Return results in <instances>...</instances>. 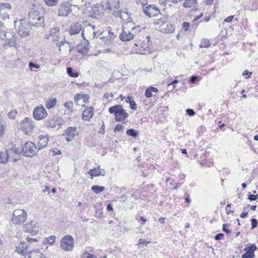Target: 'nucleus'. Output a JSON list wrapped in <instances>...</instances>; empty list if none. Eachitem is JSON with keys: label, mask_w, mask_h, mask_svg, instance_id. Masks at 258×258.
Returning a JSON list of instances; mask_svg holds the SVG:
<instances>
[{"label": "nucleus", "mask_w": 258, "mask_h": 258, "mask_svg": "<svg viewBox=\"0 0 258 258\" xmlns=\"http://www.w3.org/2000/svg\"><path fill=\"white\" fill-rule=\"evenodd\" d=\"M29 23L35 27H43L44 20L43 16L39 15V11L36 6L33 5L31 11L28 13Z\"/></svg>", "instance_id": "1"}, {"label": "nucleus", "mask_w": 258, "mask_h": 258, "mask_svg": "<svg viewBox=\"0 0 258 258\" xmlns=\"http://www.w3.org/2000/svg\"><path fill=\"white\" fill-rule=\"evenodd\" d=\"M154 24L157 26V29L164 33H172L175 30L174 27L167 21L166 18L158 19Z\"/></svg>", "instance_id": "2"}, {"label": "nucleus", "mask_w": 258, "mask_h": 258, "mask_svg": "<svg viewBox=\"0 0 258 258\" xmlns=\"http://www.w3.org/2000/svg\"><path fill=\"white\" fill-rule=\"evenodd\" d=\"M108 111L110 113L114 115L115 119L117 121H122L128 117V114L120 105H116L110 107Z\"/></svg>", "instance_id": "3"}, {"label": "nucleus", "mask_w": 258, "mask_h": 258, "mask_svg": "<svg viewBox=\"0 0 258 258\" xmlns=\"http://www.w3.org/2000/svg\"><path fill=\"white\" fill-rule=\"evenodd\" d=\"M31 25L24 19L15 21V27L18 34L21 37H26L29 35Z\"/></svg>", "instance_id": "4"}, {"label": "nucleus", "mask_w": 258, "mask_h": 258, "mask_svg": "<svg viewBox=\"0 0 258 258\" xmlns=\"http://www.w3.org/2000/svg\"><path fill=\"white\" fill-rule=\"evenodd\" d=\"M27 219V213L24 209H16L12 214L11 222L14 225L23 224Z\"/></svg>", "instance_id": "5"}, {"label": "nucleus", "mask_w": 258, "mask_h": 258, "mask_svg": "<svg viewBox=\"0 0 258 258\" xmlns=\"http://www.w3.org/2000/svg\"><path fill=\"white\" fill-rule=\"evenodd\" d=\"M23 230L24 232L29 233L31 235H35L38 232L39 224L34 220L28 221L23 225Z\"/></svg>", "instance_id": "6"}, {"label": "nucleus", "mask_w": 258, "mask_h": 258, "mask_svg": "<svg viewBox=\"0 0 258 258\" xmlns=\"http://www.w3.org/2000/svg\"><path fill=\"white\" fill-rule=\"evenodd\" d=\"M74 239L73 237L70 235H67L63 236L60 242V247L65 251L71 250L74 247Z\"/></svg>", "instance_id": "7"}, {"label": "nucleus", "mask_w": 258, "mask_h": 258, "mask_svg": "<svg viewBox=\"0 0 258 258\" xmlns=\"http://www.w3.org/2000/svg\"><path fill=\"white\" fill-rule=\"evenodd\" d=\"M86 13L88 16L92 18L98 19L103 14V6L100 4L96 5L94 8H89Z\"/></svg>", "instance_id": "8"}, {"label": "nucleus", "mask_w": 258, "mask_h": 258, "mask_svg": "<svg viewBox=\"0 0 258 258\" xmlns=\"http://www.w3.org/2000/svg\"><path fill=\"white\" fill-rule=\"evenodd\" d=\"M64 120L61 117L53 116L47 120L45 125L47 127L53 128L58 126L59 128L64 123Z\"/></svg>", "instance_id": "9"}, {"label": "nucleus", "mask_w": 258, "mask_h": 258, "mask_svg": "<svg viewBox=\"0 0 258 258\" xmlns=\"http://www.w3.org/2000/svg\"><path fill=\"white\" fill-rule=\"evenodd\" d=\"M36 145L31 142H27L25 144L23 151L27 157H33L36 155Z\"/></svg>", "instance_id": "10"}, {"label": "nucleus", "mask_w": 258, "mask_h": 258, "mask_svg": "<svg viewBox=\"0 0 258 258\" xmlns=\"http://www.w3.org/2000/svg\"><path fill=\"white\" fill-rule=\"evenodd\" d=\"M70 6L71 5L68 2H63L60 4L58 10V16L62 17L68 16L72 12Z\"/></svg>", "instance_id": "11"}, {"label": "nucleus", "mask_w": 258, "mask_h": 258, "mask_svg": "<svg viewBox=\"0 0 258 258\" xmlns=\"http://www.w3.org/2000/svg\"><path fill=\"white\" fill-rule=\"evenodd\" d=\"M33 114L34 118L37 120L42 119L47 115V111L43 106L36 107Z\"/></svg>", "instance_id": "12"}, {"label": "nucleus", "mask_w": 258, "mask_h": 258, "mask_svg": "<svg viewBox=\"0 0 258 258\" xmlns=\"http://www.w3.org/2000/svg\"><path fill=\"white\" fill-rule=\"evenodd\" d=\"M63 135L66 136V140L68 142L71 141L76 136L78 135L77 127L76 126L68 127Z\"/></svg>", "instance_id": "13"}, {"label": "nucleus", "mask_w": 258, "mask_h": 258, "mask_svg": "<svg viewBox=\"0 0 258 258\" xmlns=\"http://www.w3.org/2000/svg\"><path fill=\"white\" fill-rule=\"evenodd\" d=\"M6 151L8 154V161L16 162L19 160L20 152L18 150V149L11 148L9 150H6Z\"/></svg>", "instance_id": "14"}, {"label": "nucleus", "mask_w": 258, "mask_h": 258, "mask_svg": "<svg viewBox=\"0 0 258 258\" xmlns=\"http://www.w3.org/2000/svg\"><path fill=\"white\" fill-rule=\"evenodd\" d=\"M34 127V125L33 123V121L30 118L25 117L22 121L21 128L26 133H28L31 132Z\"/></svg>", "instance_id": "15"}, {"label": "nucleus", "mask_w": 258, "mask_h": 258, "mask_svg": "<svg viewBox=\"0 0 258 258\" xmlns=\"http://www.w3.org/2000/svg\"><path fill=\"white\" fill-rule=\"evenodd\" d=\"M144 12L149 18L157 16L160 14L159 10L152 5H150L144 9Z\"/></svg>", "instance_id": "16"}, {"label": "nucleus", "mask_w": 258, "mask_h": 258, "mask_svg": "<svg viewBox=\"0 0 258 258\" xmlns=\"http://www.w3.org/2000/svg\"><path fill=\"white\" fill-rule=\"evenodd\" d=\"M12 9L11 5L9 3H0V15L4 18H9V12Z\"/></svg>", "instance_id": "17"}, {"label": "nucleus", "mask_w": 258, "mask_h": 258, "mask_svg": "<svg viewBox=\"0 0 258 258\" xmlns=\"http://www.w3.org/2000/svg\"><path fill=\"white\" fill-rule=\"evenodd\" d=\"M119 37L122 41H127L133 39L134 37V35L131 33L130 31L123 28Z\"/></svg>", "instance_id": "18"}, {"label": "nucleus", "mask_w": 258, "mask_h": 258, "mask_svg": "<svg viewBox=\"0 0 258 258\" xmlns=\"http://www.w3.org/2000/svg\"><path fill=\"white\" fill-rule=\"evenodd\" d=\"M100 166H99L96 168L91 169L88 172V173L91 176V179L94 176H104L105 174V171L103 169H100Z\"/></svg>", "instance_id": "19"}, {"label": "nucleus", "mask_w": 258, "mask_h": 258, "mask_svg": "<svg viewBox=\"0 0 258 258\" xmlns=\"http://www.w3.org/2000/svg\"><path fill=\"white\" fill-rule=\"evenodd\" d=\"M82 30V26L79 22L72 24L69 29V33L71 35L79 34Z\"/></svg>", "instance_id": "20"}, {"label": "nucleus", "mask_w": 258, "mask_h": 258, "mask_svg": "<svg viewBox=\"0 0 258 258\" xmlns=\"http://www.w3.org/2000/svg\"><path fill=\"white\" fill-rule=\"evenodd\" d=\"M38 150H40L45 148L48 142V138L47 136L41 135L38 137Z\"/></svg>", "instance_id": "21"}, {"label": "nucleus", "mask_w": 258, "mask_h": 258, "mask_svg": "<svg viewBox=\"0 0 258 258\" xmlns=\"http://www.w3.org/2000/svg\"><path fill=\"white\" fill-rule=\"evenodd\" d=\"M93 107H90L85 109L82 112V119L84 120H89L93 115Z\"/></svg>", "instance_id": "22"}, {"label": "nucleus", "mask_w": 258, "mask_h": 258, "mask_svg": "<svg viewBox=\"0 0 258 258\" xmlns=\"http://www.w3.org/2000/svg\"><path fill=\"white\" fill-rule=\"evenodd\" d=\"M107 3L106 4V9L111 11L113 8L114 10L118 11L119 8V2L118 1L117 2H115L114 0H107Z\"/></svg>", "instance_id": "23"}, {"label": "nucleus", "mask_w": 258, "mask_h": 258, "mask_svg": "<svg viewBox=\"0 0 258 258\" xmlns=\"http://www.w3.org/2000/svg\"><path fill=\"white\" fill-rule=\"evenodd\" d=\"M158 92V90L157 88L153 87H150L145 90V96L147 98H149L153 96L152 93V92L157 93Z\"/></svg>", "instance_id": "24"}, {"label": "nucleus", "mask_w": 258, "mask_h": 258, "mask_svg": "<svg viewBox=\"0 0 258 258\" xmlns=\"http://www.w3.org/2000/svg\"><path fill=\"white\" fill-rule=\"evenodd\" d=\"M8 162V154L6 150L5 151H0V163L6 164Z\"/></svg>", "instance_id": "25"}, {"label": "nucleus", "mask_w": 258, "mask_h": 258, "mask_svg": "<svg viewBox=\"0 0 258 258\" xmlns=\"http://www.w3.org/2000/svg\"><path fill=\"white\" fill-rule=\"evenodd\" d=\"M71 6L75 7L82 6L84 5L86 0H68Z\"/></svg>", "instance_id": "26"}, {"label": "nucleus", "mask_w": 258, "mask_h": 258, "mask_svg": "<svg viewBox=\"0 0 258 258\" xmlns=\"http://www.w3.org/2000/svg\"><path fill=\"white\" fill-rule=\"evenodd\" d=\"M126 102L130 104V107L131 109H137V104L135 102L133 97L128 96L126 99Z\"/></svg>", "instance_id": "27"}, {"label": "nucleus", "mask_w": 258, "mask_h": 258, "mask_svg": "<svg viewBox=\"0 0 258 258\" xmlns=\"http://www.w3.org/2000/svg\"><path fill=\"white\" fill-rule=\"evenodd\" d=\"M57 102V100L55 98H50L46 101L45 106L47 109H51L54 107Z\"/></svg>", "instance_id": "28"}, {"label": "nucleus", "mask_w": 258, "mask_h": 258, "mask_svg": "<svg viewBox=\"0 0 258 258\" xmlns=\"http://www.w3.org/2000/svg\"><path fill=\"white\" fill-rule=\"evenodd\" d=\"M28 248V245L25 242H21L17 247V251L18 253L24 254L25 250Z\"/></svg>", "instance_id": "29"}, {"label": "nucleus", "mask_w": 258, "mask_h": 258, "mask_svg": "<svg viewBox=\"0 0 258 258\" xmlns=\"http://www.w3.org/2000/svg\"><path fill=\"white\" fill-rule=\"evenodd\" d=\"M5 45H8L10 47H15L17 45V39L13 36L10 39H8Z\"/></svg>", "instance_id": "30"}, {"label": "nucleus", "mask_w": 258, "mask_h": 258, "mask_svg": "<svg viewBox=\"0 0 258 258\" xmlns=\"http://www.w3.org/2000/svg\"><path fill=\"white\" fill-rule=\"evenodd\" d=\"M67 72L68 75L71 77L77 78L79 76V72H74L72 68L68 67L67 68Z\"/></svg>", "instance_id": "31"}, {"label": "nucleus", "mask_w": 258, "mask_h": 258, "mask_svg": "<svg viewBox=\"0 0 258 258\" xmlns=\"http://www.w3.org/2000/svg\"><path fill=\"white\" fill-rule=\"evenodd\" d=\"M105 187L103 186L93 185L91 189L96 194H98L105 190Z\"/></svg>", "instance_id": "32"}, {"label": "nucleus", "mask_w": 258, "mask_h": 258, "mask_svg": "<svg viewBox=\"0 0 258 258\" xmlns=\"http://www.w3.org/2000/svg\"><path fill=\"white\" fill-rule=\"evenodd\" d=\"M90 49V45L88 42H87L85 43L84 46L82 47L81 49L79 51V52L82 53V54H87Z\"/></svg>", "instance_id": "33"}, {"label": "nucleus", "mask_w": 258, "mask_h": 258, "mask_svg": "<svg viewBox=\"0 0 258 258\" xmlns=\"http://www.w3.org/2000/svg\"><path fill=\"white\" fill-rule=\"evenodd\" d=\"M197 3V0H185L183 4L184 8H191Z\"/></svg>", "instance_id": "34"}, {"label": "nucleus", "mask_w": 258, "mask_h": 258, "mask_svg": "<svg viewBox=\"0 0 258 258\" xmlns=\"http://www.w3.org/2000/svg\"><path fill=\"white\" fill-rule=\"evenodd\" d=\"M3 24H0V39H4L7 38L5 27L3 26Z\"/></svg>", "instance_id": "35"}, {"label": "nucleus", "mask_w": 258, "mask_h": 258, "mask_svg": "<svg viewBox=\"0 0 258 258\" xmlns=\"http://www.w3.org/2000/svg\"><path fill=\"white\" fill-rule=\"evenodd\" d=\"M126 133L127 135L135 138L138 136V133L133 128L128 129Z\"/></svg>", "instance_id": "36"}, {"label": "nucleus", "mask_w": 258, "mask_h": 258, "mask_svg": "<svg viewBox=\"0 0 258 258\" xmlns=\"http://www.w3.org/2000/svg\"><path fill=\"white\" fill-rule=\"evenodd\" d=\"M45 242L50 245H53L55 242V236L51 235L45 239Z\"/></svg>", "instance_id": "37"}, {"label": "nucleus", "mask_w": 258, "mask_h": 258, "mask_svg": "<svg viewBox=\"0 0 258 258\" xmlns=\"http://www.w3.org/2000/svg\"><path fill=\"white\" fill-rule=\"evenodd\" d=\"M210 45V42L208 39H203L199 46L200 48L208 47Z\"/></svg>", "instance_id": "38"}, {"label": "nucleus", "mask_w": 258, "mask_h": 258, "mask_svg": "<svg viewBox=\"0 0 258 258\" xmlns=\"http://www.w3.org/2000/svg\"><path fill=\"white\" fill-rule=\"evenodd\" d=\"M256 249V247L255 245H251L250 246L245 248L244 250L248 253H250L252 254H254V251Z\"/></svg>", "instance_id": "39"}, {"label": "nucleus", "mask_w": 258, "mask_h": 258, "mask_svg": "<svg viewBox=\"0 0 258 258\" xmlns=\"http://www.w3.org/2000/svg\"><path fill=\"white\" fill-rule=\"evenodd\" d=\"M38 252V250L37 249H33L30 251V252H28L26 255L28 256V258L31 257L32 256L33 258H36V255L37 254V253Z\"/></svg>", "instance_id": "40"}, {"label": "nucleus", "mask_w": 258, "mask_h": 258, "mask_svg": "<svg viewBox=\"0 0 258 258\" xmlns=\"http://www.w3.org/2000/svg\"><path fill=\"white\" fill-rule=\"evenodd\" d=\"M59 28H58V27L52 28L50 30V32H49L50 35L51 36V37H52L54 35H59Z\"/></svg>", "instance_id": "41"}, {"label": "nucleus", "mask_w": 258, "mask_h": 258, "mask_svg": "<svg viewBox=\"0 0 258 258\" xmlns=\"http://www.w3.org/2000/svg\"><path fill=\"white\" fill-rule=\"evenodd\" d=\"M46 5L48 6L53 7L58 3V0H44Z\"/></svg>", "instance_id": "42"}, {"label": "nucleus", "mask_w": 258, "mask_h": 258, "mask_svg": "<svg viewBox=\"0 0 258 258\" xmlns=\"http://www.w3.org/2000/svg\"><path fill=\"white\" fill-rule=\"evenodd\" d=\"M64 44H67V45H66V46H67V45L70 46L69 42L66 40L65 41H61L60 42H58L56 43V46L59 48V51H61V47L63 46L64 45Z\"/></svg>", "instance_id": "43"}, {"label": "nucleus", "mask_w": 258, "mask_h": 258, "mask_svg": "<svg viewBox=\"0 0 258 258\" xmlns=\"http://www.w3.org/2000/svg\"><path fill=\"white\" fill-rule=\"evenodd\" d=\"M17 114V111L16 110H13L10 111L8 114V116L10 118L14 119L16 115Z\"/></svg>", "instance_id": "44"}, {"label": "nucleus", "mask_w": 258, "mask_h": 258, "mask_svg": "<svg viewBox=\"0 0 258 258\" xmlns=\"http://www.w3.org/2000/svg\"><path fill=\"white\" fill-rule=\"evenodd\" d=\"M81 258H97L96 256L93 254L88 252H85L82 256Z\"/></svg>", "instance_id": "45"}, {"label": "nucleus", "mask_w": 258, "mask_h": 258, "mask_svg": "<svg viewBox=\"0 0 258 258\" xmlns=\"http://www.w3.org/2000/svg\"><path fill=\"white\" fill-rule=\"evenodd\" d=\"M251 229H254L257 226V220L256 219L252 218L251 220Z\"/></svg>", "instance_id": "46"}, {"label": "nucleus", "mask_w": 258, "mask_h": 258, "mask_svg": "<svg viewBox=\"0 0 258 258\" xmlns=\"http://www.w3.org/2000/svg\"><path fill=\"white\" fill-rule=\"evenodd\" d=\"M29 67L30 70H32L33 68L38 69L40 68V66L37 64L33 63V62H30L29 63Z\"/></svg>", "instance_id": "47"}, {"label": "nucleus", "mask_w": 258, "mask_h": 258, "mask_svg": "<svg viewBox=\"0 0 258 258\" xmlns=\"http://www.w3.org/2000/svg\"><path fill=\"white\" fill-rule=\"evenodd\" d=\"M254 256V254H252L250 253H248L245 252L243 254H242V258H253Z\"/></svg>", "instance_id": "48"}, {"label": "nucleus", "mask_w": 258, "mask_h": 258, "mask_svg": "<svg viewBox=\"0 0 258 258\" xmlns=\"http://www.w3.org/2000/svg\"><path fill=\"white\" fill-rule=\"evenodd\" d=\"M229 226L228 224H223L222 226V230L226 234H229L231 233V231L227 229L226 227Z\"/></svg>", "instance_id": "49"}, {"label": "nucleus", "mask_w": 258, "mask_h": 258, "mask_svg": "<svg viewBox=\"0 0 258 258\" xmlns=\"http://www.w3.org/2000/svg\"><path fill=\"white\" fill-rule=\"evenodd\" d=\"M124 129V127L121 124H117L114 128V132L116 133V132L118 131H122Z\"/></svg>", "instance_id": "50"}, {"label": "nucleus", "mask_w": 258, "mask_h": 258, "mask_svg": "<svg viewBox=\"0 0 258 258\" xmlns=\"http://www.w3.org/2000/svg\"><path fill=\"white\" fill-rule=\"evenodd\" d=\"M186 112L187 115L190 116H192L195 114V111L192 109L188 108L186 110Z\"/></svg>", "instance_id": "51"}, {"label": "nucleus", "mask_w": 258, "mask_h": 258, "mask_svg": "<svg viewBox=\"0 0 258 258\" xmlns=\"http://www.w3.org/2000/svg\"><path fill=\"white\" fill-rule=\"evenodd\" d=\"M150 242V241H148L145 239L141 238L139 240V244H143V245H147V244H149Z\"/></svg>", "instance_id": "52"}, {"label": "nucleus", "mask_w": 258, "mask_h": 258, "mask_svg": "<svg viewBox=\"0 0 258 258\" xmlns=\"http://www.w3.org/2000/svg\"><path fill=\"white\" fill-rule=\"evenodd\" d=\"M5 126L0 122V138H2L4 134Z\"/></svg>", "instance_id": "53"}, {"label": "nucleus", "mask_w": 258, "mask_h": 258, "mask_svg": "<svg viewBox=\"0 0 258 258\" xmlns=\"http://www.w3.org/2000/svg\"><path fill=\"white\" fill-rule=\"evenodd\" d=\"M258 199V194L256 195H248V199H249L250 201H255Z\"/></svg>", "instance_id": "54"}, {"label": "nucleus", "mask_w": 258, "mask_h": 258, "mask_svg": "<svg viewBox=\"0 0 258 258\" xmlns=\"http://www.w3.org/2000/svg\"><path fill=\"white\" fill-rule=\"evenodd\" d=\"M189 23L188 22H184L182 24V28L186 31L189 27Z\"/></svg>", "instance_id": "55"}, {"label": "nucleus", "mask_w": 258, "mask_h": 258, "mask_svg": "<svg viewBox=\"0 0 258 258\" xmlns=\"http://www.w3.org/2000/svg\"><path fill=\"white\" fill-rule=\"evenodd\" d=\"M223 236H224V234L221 233H218L215 236V239L216 240H221L223 238Z\"/></svg>", "instance_id": "56"}, {"label": "nucleus", "mask_w": 258, "mask_h": 258, "mask_svg": "<svg viewBox=\"0 0 258 258\" xmlns=\"http://www.w3.org/2000/svg\"><path fill=\"white\" fill-rule=\"evenodd\" d=\"M198 81V77L196 76H192L189 80L191 83L194 84Z\"/></svg>", "instance_id": "57"}, {"label": "nucleus", "mask_w": 258, "mask_h": 258, "mask_svg": "<svg viewBox=\"0 0 258 258\" xmlns=\"http://www.w3.org/2000/svg\"><path fill=\"white\" fill-rule=\"evenodd\" d=\"M137 4H141L143 6L146 5L147 4V0H136Z\"/></svg>", "instance_id": "58"}, {"label": "nucleus", "mask_w": 258, "mask_h": 258, "mask_svg": "<svg viewBox=\"0 0 258 258\" xmlns=\"http://www.w3.org/2000/svg\"><path fill=\"white\" fill-rule=\"evenodd\" d=\"M73 103L72 102H67L64 103V106L68 109L71 108L72 107Z\"/></svg>", "instance_id": "59"}, {"label": "nucleus", "mask_w": 258, "mask_h": 258, "mask_svg": "<svg viewBox=\"0 0 258 258\" xmlns=\"http://www.w3.org/2000/svg\"><path fill=\"white\" fill-rule=\"evenodd\" d=\"M251 74V73L249 72L247 70H245L242 75L245 77L246 78H249L250 77V75Z\"/></svg>", "instance_id": "60"}, {"label": "nucleus", "mask_w": 258, "mask_h": 258, "mask_svg": "<svg viewBox=\"0 0 258 258\" xmlns=\"http://www.w3.org/2000/svg\"><path fill=\"white\" fill-rule=\"evenodd\" d=\"M27 241L29 243H31L33 242H37V240L35 238H30V237H27Z\"/></svg>", "instance_id": "61"}, {"label": "nucleus", "mask_w": 258, "mask_h": 258, "mask_svg": "<svg viewBox=\"0 0 258 258\" xmlns=\"http://www.w3.org/2000/svg\"><path fill=\"white\" fill-rule=\"evenodd\" d=\"M233 19V16H230L229 17H228L227 18H226L224 20V21L225 22H227V23H229V22H230L232 21Z\"/></svg>", "instance_id": "62"}, {"label": "nucleus", "mask_w": 258, "mask_h": 258, "mask_svg": "<svg viewBox=\"0 0 258 258\" xmlns=\"http://www.w3.org/2000/svg\"><path fill=\"white\" fill-rule=\"evenodd\" d=\"M51 37L52 38V42H58V38H59L58 35H54V36H53Z\"/></svg>", "instance_id": "63"}, {"label": "nucleus", "mask_w": 258, "mask_h": 258, "mask_svg": "<svg viewBox=\"0 0 258 258\" xmlns=\"http://www.w3.org/2000/svg\"><path fill=\"white\" fill-rule=\"evenodd\" d=\"M37 258H46L43 254L38 251L37 254L36 255Z\"/></svg>", "instance_id": "64"}]
</instances>
